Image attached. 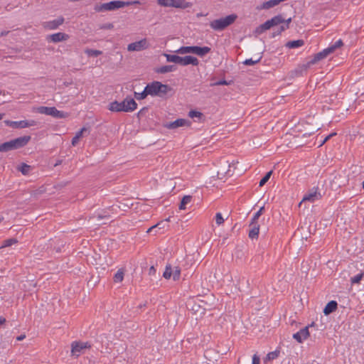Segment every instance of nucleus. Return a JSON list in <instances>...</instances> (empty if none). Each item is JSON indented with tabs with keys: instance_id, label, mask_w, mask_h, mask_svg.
<instances>
[{
	"instance_id": "bf43d9fd",
	"label": "nucleus",
	"mask_w": 364,
	"mask_h": 364,
	"mask_svg": "<svg viewBox=\"0 0 364 364\" xmlns=\"http://www.w3.org/2000/svg\"><path fill=\"white\" fill-rule=\"evenodd\" d=\"M169 221V218L166 220V222Z\"/></svg>"
},
{
	"instance_id": "4468645a",
	"label": "nucleus",
	"mask_w": 364,
	"mask_h": 364,
	"mask_svg": "<svg viewBox=\"0 0 364 364\" xmlns=\"http://www.w3.org/2000/svg\"><path fill=\"white\" fill-rule=\"evenodd\" d=\"M309 336V326L301 328L299 331L293 334V338L298 342L302 343Z\"/></svg>"
},
{
	"instance_id": "5701e85b",
	"label": "nucleus",
	"mask_w": 364,
	"mask_h": 364,
	"mask_svg": "<svg viewBox=\"0 0 364 364\" xmlns=\"http://www.w3.org/2000/svg\"><path fill=\"white\" fill-rule=\"evenodd\" d=\"M86 130L87 129L85 127H82L80 131H78L75 134V136L72 139V145L73 146H75L78 144L80 139L82 136L83 132Z\"/></svg>"
},
{
	"instance_id": "393cba45",
	"label": "nucleus",
	"mask_w": 364,
	"mask_h": 364,
	"mask_svg": "<svg viewBox=\"0 0 364 364\" xmlns=\"http://www.w3.org/2000/svg\"><path fill=\"white\" fill-rule=\"evenodd\" d=\"M304 44V42L303 40H296V41H289L286 46L289 48H296L302 46Z\"/></svg>"
},
{
	"instance_id": "72a5a7b5",
	"label": "nucleus",
	"mask_w": 364,
	"mask_h": 364,
	"mask_svg": "<svg viewBox=\"0 0 364 364\" xmlns=\"http://www.w3.org/2000/svg\"><path fill=\"white\" fill-rule=\"evenodd\" d=\"M181 276V269L178 267L172 268V277L174 281L179 279Z\"/></svg>"
},
{
	"instance_id": "2f4dec72",
	"label": "nucleus",
	"mask_w": 364,
	"mask_h": 364,
	"mask_svg": "<svg viewBox=\"0 0 364 364\" xmlns=\"http://www.w3.org/2000/svg\"><path fill=\"white\" fill-rule=\"evenodd\" d=\"M279 353H280L279 350H276L274 351L269 352L266 356V358H265L266 361L267 360H272L277 358L278 356L279 355Z\"/></svg>"
},
{
	"instance_id": "c03bdc74",
	"label": "nucleus",
	"mask_w": 364,
	"mask_h": 364,
	"mask_svg": "<svg viewBox=\"0 0 364 364\" xmlns=\"http://www.w3.org/2000/svg\"><path fill=\"white\" fill-rule=\"evenodd\" d=\"M188 116L191 118L200 117L202 116V113L200 112H198V111L191 110V111L189 112Z\"/></svg>"
},
{
	"instance_id": "aec40b11",
	"label": "nucleus",
	"mask_w": 364,
	"mask_h": 364,
	"mask_svg": "<svg viewBox=\"0 0 364 364\" xmlns=\"http://www.w3.org/2000/svg\"><path fill=\"white\" fill-rule=\"evenodd\" d=\"M54 109H55V107H44V106H41V107H38L36 109V111H37V112H38L40 114L52 116L53 113V111H54Z\"/></svg>"
},
{
	"instance_id": "603ef678",
	"label": "nucleus",
	"mask_w": 364,
	"mask_h": 364,
	"mask_svg": "<svg viewBox=\"0 0 364 364\" xmlns=\"http://www.w3.org/2000/svg\"><path fill=\"white\" fill-rule=\"evenodd\" d=\"M25 338H26V336H25V335H20V336H18L16 338V339H17V341H20L23 340Z\"/></svg>"
},
{
	"instance_id": "37998d69",
	"label": "nucleus",
	"mask_w": 364,
	"mask_h": 364,
	"mask_svg": "<svg viewBox=\"0 0 364 364\" xmlns=\"http://www.w3.org/2000/svg\"><path fill=\"white\" fill-rule=\"evenodd\" d=\"M215 223L217 225H220L224 223V219L220 213H217L215 215Z\"/></svg>"
},
{
	"instance_id": "423d86ee",
	"label": "nucleus",
	"mask_w": 364,
	"mask_h": 364,
	"mask_svg": "<svg viewBox=\"0 0 364 364\" xmlns=\"http://www.w3.org/2000/svg\"><path fill=\"white\" fill-rule=\"evenodd\" d=\"M210 51V48L208 46H181L175 52L179 54L193 53L200 57H203Z\"/></svg>"
},
{
	"instance_id": "39448f33",
	"label": "nucleus",
	"mask_w": 364,
	"mask_h": 364,
	"mask_svg": "<svg viewBox=\"0 0 364 364\" xmlns=\"http://www.w3.org/2000/svg\"><path fill=\"white\" fill-rule=\"evenodd\" d=\"M146 92L151 96H163L170 90V87L167 85L162 84L160 82L155 81L146 86Z\"/></svg>"
},
{
	"instance_id": "7ed1b4c3",
	"label": "nucleus",
	"mask_w": 364,
	"mask_h": 364,
	"mask_svg": "<svg viewBox=\"0 0 364 364\" xmlns=\"http://www.w3.org/2000/svg\"><path fill=\"white\" fill-rule=\"evenodd\" d=\"M139 4V1H112L108 3H104L100 5L95 6V11L97 12H102L105 11H114L126 6Z\"/></svg>"
},
{
	"instance_id": "ddd939ff",
	"label": "nucleus",
	"mask_w": 364,
	"mask_h": 364,
	"mask_svg": "<svg viewBox=\"0 0 364 364\" xmlns=\"http://www.w3.org/2000/svg\"><path fill=\"white\" fill-rule=\"evenodd\" d=\"M178 64L183 66L188 65H198L199 61L196 57L191 55H186L185 57L179 56Z\"/></svg>"
},
{
	"instance_id": "6ab92c4d",
	"label": "nucleus",
	"mask_w": 364,
	"mask_h": 364,
	"mask_svg": "<svg viewBox=\"0 0 364 364\" xmlns=\"http://www.w3.org/2000/svg\"><path fill=\"white\" fill-rule=\"evenodd\" d=\"M337 302L336 301H329L323 309V313L325 315H328L333 311H335L337 309Z\"/></svg>"
},
{
	"instance_id": "bb28decb",
	"label": "nucleus",
	"mask_w": 364,
	"mask_h": 364,
	"mask_svg": "<svg viewBox=\"0 0 364 364\" xmlns=\"http://www.w3.org/2000/svg\"><path fill=\"white\" fill-rule=\"evenodd\" d=\"M124 272L122 269H118V271L114 275V282L115 283L122 282L124 279Z\"/></svg>"
},
{
	"instance_id": "a211bd4d",
	"label": "nucleus",
	"mask_w": 364,
	"mask_h": 364,
	"mask_svg": "<svg viewBox=\"0 0 364 364\" xmlns=\"http://www.w3.org/2000/svg\"><path fill=\"white\" fill-rule=\"evenodd\" d=\"M189 121L184 119H178L166 125L168 129H175L180 127L189 126Z\"/></svg>"
},
{
	"instance_id": "13d9d810",
	"label": "nucleus",
	"mask_w": 364,
	"mask_h": 364,
	"mask_svg": "<svg viewBox=\"0 0 364 364\" xmlns=\"http://www.w3.org/2000/svg\"><path fill=\"white\" fill-rule=\"evenodd\" d=\"M362 187H363V188L364 189V181H363Z\"/></svg>"
},
{
	"instance_id": "7c9ffc66",
	"label": "nucleus",
	"mask_w": 364,
	"mask_h": 364,
	"mask_svg": "<svg viewBox=\"0 0 364 364\" xmlns=\"http://www.w3.org/2000/svg\"><path fill=\"white\" fill-rule=\"evenodd\" d=\"M164 55L166 57V60L168 62H171V63L178 64L179 55H171V54H166V53H164Z\"/></svg>"
},
{
	"instance_id": "4be33fe9",
	"label": "nucleus",
	"mask_w": 364,
	"mask_h": 364,
	"mask_svg": "<svg viewBox=\"0 0 364 364\" xmlns=\"http://www.w3.org/2000/svg\"><path fill=\"white\" fill-rule=\"evenodd\" d=\"M176 69L175 65H164L156 69V72L158 73H171L173 71H175Z\"/></svg>"
},
{
	"instance_id": "5fc2aeb1",
	"label": "nucleus",
	"mask_w": 364,
	"mask_h": 364,
	"mask_svg": "<svg viewBox=\"0 0 364 364\" xmlns=\"http://www.w3.org/2000/svg\"><path fill=\"white\" fill-rule=\"evenodd\" d=\"M104 28L110 29V28H113V25L112 23H109L107 26H105Z\"/></svg>"
},
{
	"instance_id": "c756f323",
	"label": "nucleus",
	"mask_w": 364,
	"mask_h": 364,
	"mask_svg": "<svg viewBox=\"0 0 364 364\" xmlns=\"http://www.w3.org/2000/svg\"><path fill=\"white\" fill-rule=\"evenodd\" d=\"M191 196H185L182 200H181V202L180 203V205H179V209L180 210H185L186 209V205L187 204H188L189 203H191Z\"/></svg>"
},
{
	"instance_id": "f704fd0d",
	"label": "nucleus",
	"mask_w": 364,
	"mask_h": 364,
	"mask_svg": "<svg viewBox=\"0 0 364 364\" xmlns=\"http://www.w3.org/2000/svg\"><path fill=\"white\" fill-rule=\"evenodd\" d=\"M364 276V273L363 272H360L359 274H358L357 275L353 277L350 278V282L352 284H359L360 282L361 281V279H363Z\"/></svg>"
},
{
	"instance_id": "79ce46f5",
	"label": "nucleus",
	"mask_w": 364,
	"mask_h": 364,
	"mask_svg": "<svg viewBox=\"0 0 364 364\" xmlns=\"http://www.w3.org/2000/svg\"><path fill=\"white\" fill-rule=\"evenodd\" d=\"M261 59V57L258 58L256 60H253L252 58H250V59H246L243 63L245 65H253L256 63H257L258 62H259Z\"/></svg>"
},
{
	"instance_id": "4d7b16f0",
	"label": "nucleus",
	"mask_w": 364,
	"mask_h": 364,
	"mask_svg": "<svg viewBox=\"0 0 364 364\" xmlns=\"http://www.w3.org/2000/svg\"><path fill=\"white\" fill-rule=\"evenodd\" d=\"M4 115H5V114L0 113V120H1L4 118Z\"/></svg>"
},
{
	"instance_id": "a18cd8bd",
	"label": "nucleus",
	"mask_w": 364,
	"mask_h": 364,
	"mask_svg": "<svg viewBox=\"0 0 364 364\" xmlns=\"http://www.w3.org/2000/svg\"><path fill=\"white\" fill-rule=\"evenodd\" d=\"M259 363H260V358H259V357L257 354H255L252 356V364H259Z\"/></svg>"
},
{
	"instance_id": "2eb2a0df",
	"label": "nucleus",
	"mask_w": 364,
	"mask_h": 364,
	"mask_svg": "<svg viewBox=\"0 0 364 364\" xmlns=\"http://www.w3.org/2000/svg\"><path fill=\"white\" fill-rule=\"evenodd\" d=\"M320 198H321L320 193H318L316 191L312 190L304 196L303 199H302L301 202L300 203V204L303 202H306V201L313 203V202L320 199Z\"/></svg>"
},
{
	"instance_id": "1a4fd4ad",
	"label": "nucleus",
	"mask_w": 364,
	"mask_h": 364,
	"mask_svg": "<svg viewBox=\"0 0 364 364\" xmlns=\"http://www.w3.org/2000/svg\"><path fill=\"white\" fill-rule=\"evenodd\" d=\"M90 346L87 342L73 341L71 343V355L77 358L80 354L83 353L84 350L90 348Z\"/></svg>"
},
{
	"instance_id": "9b49d317",
	"label": "nucleus",
	"mask_w": 364,
	"mask_h": 364,
	"mask_svg": "<svg viewBox=\"0 0 364 364\" xmlns=\"http://www.w3.org/2000/svg\"><path fill=\"white\" fill-rule=\"evenodd\" d=\"M64 21L65 19L63 16H59L54 20L43 22V26L47 30H55L61 26L64 23Z\"/></svg>"
},
{
	"instance_id": "9d476101",
	"label": "nucleus",
	"mask_w": 364,
	"mask_h": 364,
	"mask_svg": "<svg viewBox=\"0 0 364 364\" xmlns=\"http://www.w3.org/2000/svg\"><path fill=\"white\" fill-rule=\"evenodd\" d=\"M149 47L147 40L146 38L141 39L129 43L127 46L128 51H141Z\"/></svg>"
},
{
	"instance_id": "8fccbe9b",
	"label": "nucleus",
	"mask_w": 364,
	"mask_h": 364,
	"mask_svg": "<svg viewBox=\"0 0 364 364\" xmlns=\"http://www.w3.org/2000/svg\"><path fill=\"white\" fill-rule=\"evenodd\" d=\"M216 85H228V82L225 80H220L217 82H215Z\"/></svg>"
},
{
	"instance_id": "c85d7f7f",
	"label": "nucleus",
	"mask_w": 364,
	"mask_h": 364,
	"mask_svg": "<svg viewBox=\"0 0 364 364\" xmlns=\"http://www.w3.org/2000/svg\"><path fill=\"white\" fill-rule=\"evenodd\" d=\"M18 170L21 171L23 175H28L31 170V167L26 164H22L18 167Z\"/></svg>"
},
{
	"instance_id": "3c124183",
	"label": "nucleus",
	"mask_w": 364,
	"mask_h": 364,
	"mask_svg": "<svg viewBox=\"0 0 364 364\" xmlns=\"http://www.w3.org/2000/svg\"><path fill=\"white\" fill-rule=\"evenodd\" d=\"M156 272V269L154 268V266H151L150 268H149V274H154Z\"/></svg>"
},
{
	"instance_id": "e433bc0d",
	"label": "nucleus",
	"mask_w": 364,
	"mask_h": 364,
	"mask_svg": "<svg viewBox=\"0 0 364 364\" xmlns=\"http://www.w3.org/2000/svg\"><path fill=\"white\" fill-rule=\"evenodd\" d=\"M85 53L88 55L89 56H94L97 57L102 54V51L98 50H93V49H86L85 50Z\"/></svg>"
},
{
	"instance_id": "0eeeda50",
	"label": "nucleus",
	"mask_w": 364,
	"mask_h": 364,
	"mask_svg": "<svg viewBox=\"0 0 364 364\" xmlns=\"http://www.w3.org/2000/svg\"><path fill=\"white\" fill-rule=\"evenodd\" d=\"M159 5L165 7H175L187 9L192 6V4L186 0H157Z\"/></svg>"
},
{
	"instance_id": "6e6552de",
	"label": "nucleus",
	"mask_w": 364,
	"mask_h": 364,
	"mask_svg": "<svg viewBox=\"0 0 364 364\" xmlns=\"http://www.w3.org/2000/svg\"><path fill=\"white\" fill-rule=\"evenodd\" d=\"M4 124L13 129H23L37 125V122L31 120H21V121H11L5 120Z\"/></svg>"
},
{
	"instance_id": "f257e3e1",
	"label": "nucleus",
	"mask_w": 364,
	"mask_h": 364,
	"mask_svg": "<svg viewBox=\"0 0 364 364\" xmlns=\"http://www.w3.org/2000/svg\"><path fill=\"white\" fill-rule=\"evenodd\" d=\"M137 104L135 100L131 97H126L122 102L114 101L109 105V109L112 112H130L136 109Z\"/></svg>"
},
{
	"instance_id": "f3484780",
	"label": "nucleus",
	"mask_w": 364,
	"mask_h": 364,
	"mask_svg": "<svg viewBox=\"0 0 364 364\" xmlns=\"http://www.w3.org/2000/svg\"><path fill=\"white\" fill-rule=\"evenodd\" d=\"M329 55V53L326 50V48L323 49L322 51L316 53L314 58L309 62V65H314L318 63V61L326 58Z\"/></svg>"
},
{
	"instance_id": "f8f14e48",
	"label": "nucleus",
	"mask_w": 364,
	"mask_h": 364,
	"mask_svg": "<svg viewBox=\"0 0 364 364\" xmlns=\"http://www.w3.org/2000/svg\"><path fill=\"white\" fill-rule=\"evenodd\" d=\"M69 38V36L65 33H55L53 34L48 35L46 37V40L48 42L58 43L65 41Z\"/></svg>"
},
{
	"instance_id": "c9c22d12",
	"label": "nucleus",
	"mask_w": 364,
	"mask_h": 364,
	"mask_svg": "<svg viewBox=\"0 0 364 364\" xmlns=\"http://www.w3.org/2000/svg\"><path fill=\"white\" fill-rule=\"evenodd\" d=\"M165 279H168L172 276V267L170 264L166 266L165 271L163 274Z\"/></svg>"
},
{
	"instance_id": "09e8293b",
	"label": "nucleus",
	"mask_w": 364,
	"mask_h": 364,
	"mask_svg": "<svg viewBox=\"0 0 364 364\" xmlns=\"http://www.w3.org/2000/svg\"><path fill=\"white\" fill-rule=\"evenodd\" d=\"M336 133H333L327 136L321 143L320 146L323 145L327 140H328L332 136L335 135Z\"/></svg>"
},
{
	"instance_id": "ea45409f",
	"label": "nucleus",
	"mask_w": 364,
	"mask_h": 364,
	"mask_svg": "<svg viewBox=\"0 0 364 364\" xmlns=\"http://www.w3.org/2000/svg\"><path fill=\"white\" fill-rule=\"evenodd\" d=\"M164 225H165V223L164 221H161V222H159L157 224L151 226V228H149L147 230V232H152L154 230L158 228V229H161V228H164Z\"/></svg>"
},
{
	"instance_id": "412c9836",
	"label": "nucleus",
	"mask_w": 364,
	"mask_h": 364,
	"mask_svg": "<svg viewBox=\"0 0 364 364\" xmlns=\"http://www.w3.org/2000/svg\"><path fill=\"white\" fill-rule=\"evenodd\" d=\"M272 27V26L270 23V21L267 20V21H265L264 23L261 24L259 26H258L255 29V33L257 34H261L263 32H264L265 31L270 29Z\"/></svg>"
},
{
	"instance_id": "a878e982",
	"label": "nucleus",
	"mask_w": 364,
	"mask_h": 364,
	"mask_svg": "<svg viewBox=\"0 0 364 364\" xmlns=\"http://www.w3.org/2000/svg\"><path fill=\"white\" fill-rule=\"evenodd\" d=\"M69 116V114L67 112H65L63 111H60L57 109L55 107L54 109L52 117L56 118V119H64Z\"/></svg>"
},
{
	"instance_id": "4c0bfd02",
	"label": "nucleus",
	"mask_w": 364,
	"mask_h": 364,
	"mask_svg": "<svg viewBox=\"0 0 364 364\" xmlns=\"http://www.w3.org/2000/svg\"><path fill=\"white\" fill-rule=\"evenodd\" d=\"M264 210V207L262 206L259 208V210L255 213L253 218H252L251 223H257V220L261 216V215L263 213V210Z\"/></svg>"
},
{
	"instance_id": "de8ad7c7",
	"label": "nucleus",
	"mask_w": 364,
	"mask_h": 364,
	"mask_svg": "<svg viewBox=\"0 0 364 364\" xmlns=\"http://www.w3.org/2000/svg\"><path fill=\"white\" fill-rule=\"evenodd\" d=\"M333 44L335 45V46H336L337 48H341V47L343 45V41H342V40H341V39L338 40V41H336Z\"/></svg>"
},
{
	"instance_id": "473e14b6",
	"label": "nucleus",
	"mask_w": 364,
	"mask_h": 364,
	"mask_svg": "<svg viewBox=\"0 0 364 364\" xmlns=\"http://www.w3.org/2000/svg\"><path fill=\"white\" fill-rule=\"evenodd\" d=\"M148 95H149V93L146 92V87H145L144 90L141 92H134V97L138 100H143Z\"/></svg>"
},
{
	"instance_id": "a19ab883",
	"label": "nucleus",
	"mask_w": 364,
	"mask_h": 364,
	"mask_svg": "<svg viewBox=\"0 0 364 364\" xmlns=\"http://www.w3.org/2000/svg\"><path fill=\"white\" fill-rule=\"evenodd\" d=\"M291 21V18H289L287 21L284 20L285 23L284 24L282 25L279 28V31L278 32V34L281 33L282 31H285L286 29L289 28V24Z\"/></svg>"
},
{
	"instance_id": "f03ea898",
	"label": "nucleus",
	"mask_w": 364,
	"mask_h": 364,
	"mask_svg": "<svg viewBox=\"0 0 364 364\" xmlns=\"http://www.w3.org/2000/svg\"><path fill=\"white\" fill-rule=\"evenodd\" d=\"M31 140L30 136H20L0 144V152H7L25 146Z\"/></svg>"
},
{
	"instance_id": "49530a36",
	"label": "nucleus",
	"mask_w": 364,
	"mask_h": 364,
	"mask_svg": "<svg viewBox=\"0 0 364 364\" xmlns=\"http://www.w3.org/2000/svg\"><path fill=\"white\" fill-rule=\"evenodd\" d=\"M336 49H338L335 45L333 43L331 46H329L328 48H326V50L329 53V54L333 53Z\"/></svg>"
},
{
	"instance_id": "dca6fc26",
	"label": "nucleus",
	"mask_w": 364,
	"mask_h": 364,
	"mask_svg": "<svg viewBox=\"0 0 364 364\" xmlns=\"http://www.w3.org/2000/svg\"><path fill=\"white\" fill-rule=\"evenodd\" d=\"M259 225L257 223H250L248 236L250 239H257L259 235Z\"/></svg>"
},
{
	"instance_id": "864d4df0",
	"label": "nucleus",
	"mask_w": 364,
	"mask_h": 364,
	"mask_svg": "<svg viewBox=\"0 0 364 364\" xmlns=\"http://www.w3.org/2000/svg\"><path fill=\"white\" fill-rule=\"evenodd\" d=\"M6 322V319L2 317V316H0V325Z\"/></svg>"
},
{
	"instance_id": "cd10ccee",
	"label": "nucleus",
	"mask_w": 364,
	"mask_h": 364,
	"mask_svg": "<svg viewBox=\"0 0 364 364\" xmlns=\"http://www.w3.org/2000/svg\"><path fill=\"white\" fill-rule=\"evenodd\" d=\"M18 242L17 240L15 238H9L6 240H4L2 245L0 246V249L10 247L12 245L16 244Z\"/></svg>"
},
{
	"instance_id": "20e7f679",
	"label": "nucleus",
	"mask_w": 364,
	"mask_h": 364,
	"mask_svg": "<svg viewBox=\"0 0 364 364\" xmlns=\"http://www.w3.org/2000/svg\"><path fill=\"white\" fill-rule=\"evenodd\" d=\"M237 16L235 14L228 15L224 18L215 19L210 22V26L214 31H223L230 25L232 24L237 19Z\"/></svg>"
},
{
	"instance_id": "6e6d98bb",
	"label": "nucleus",
	"mask_w": 364,
	"mask_h": 364,
	"mask_svg": "<svg viewBox=\"0 0 364 364\" xmlns=\"http://www.w3.org/2000/svg\"><path fill=\"white\" fill-rule=\"evenodd\" d=\"M8 33H9L8 31H2V32L1 33V36H6Z\"/></svg>"
},
{
	"instance_id": "b1692460",
	"label": "nucleus",
	"mask_w": 364,
	"mask_h": 364,
	"mask_svg": "<svg viewBox=\"0 0 364 364\" xmlns=\"http://www.w3.org/2000/svg\"><path fill=\"white\" fill-rule=\"evenodd\" d=\"M269 21L273 27L284 23V18L282 17V15L279 14L269 19Z\"/></svg>"
},
{
	"instance_id": "58836bf2",
	"label": "nucleus",
	"mask_w": 364,
	"mask_h": 364,
	"mask_svg": "<svg viewBox=\"0 0 364 364\" xmlns=\"http://www.w3.org/2000/svg\"><path fill=\"white\" fill-rule=\"evenodd\" d=\"M272 173V171L267 172L266 175L261 179L259 184L260 187L263 186L269 181Z\"/></svg>"
}]
</instances>
